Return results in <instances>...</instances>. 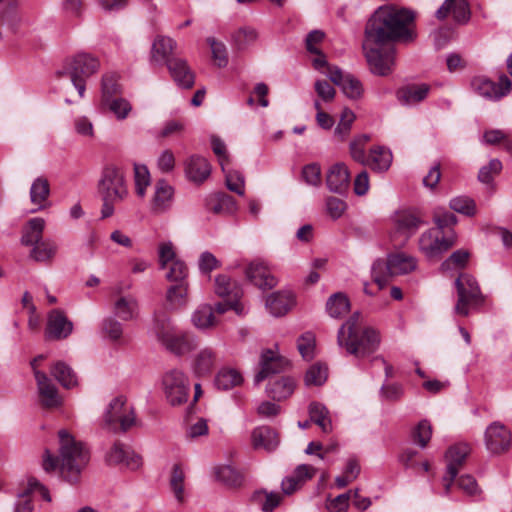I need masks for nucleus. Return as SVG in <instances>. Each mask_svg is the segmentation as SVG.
Listing matches in <instances>:
<instances>
[{
	"mask_svg": "<svg viewBox=\"0 0 512 512\" xmlns=\"http://www.w3.org/2000/svg\"><path fill=\"white\" fill-rule=\"evenodd\" d=\"M415 13L395 5H384L375 10L367 21L364 39L374 43H409L414 40Z\"/></svg>",
	"mask_w": 512,
	"mask_h": 512,
	"instance_id": "obj_1",
	"label": "nucleus"
},
{
	"mask_svg": "<svg viewBox=\"0 0 512 512\" xmlns=\"http://www.w3.org/2000/svg\"><path fill=\"white\" fill-rule=\"evenodd\" d=\"M58 436L59 457L54 456L49 450H45L43 469L46 472H51L59 467L61 475L66 481L76 483L89 461V453L84 445L75 440L67 430H60Z\"/></svg>",
	"mask_w": 512,
	"mask_h": 512,
	"instance_id": "obj_2",
	"label": "nucleus"
},
{
	"mask_svg": "<svg viewBox=\"0 0 512 512\" xmlns=\"http://www.w3.org/2000/svg\"><path fill=\"white\" fill-rule=\"evenodd\" d=\"M360 314L355 312L342 324L337 334V343L346 349L348 354L364 358L375 352L380 344V336L373 328L358 331L357 325Z\"/></svg>",
	"mask_w": 512,
	"mask_h": 512,
	"instance_id": "obj_3",
	"label": "nucleus"
},
{
	"mask_svg": "<svg viewBox=\"0 0 512 512\" xmlns=\"http://www.w3.org/2000/svg\"><path fill=\"white\" fill-rule=\"evenodd\" d=\"M98 192L102 199V218L114 214V205L122 202L128 195V189L122 171L115 165L106 166L98 183Z\"/></svg>",
	"mask_w": 512,
	"mask_h": 512,
	"instance_id": "obj_4",
	"label": "nucleus"
},
{
	"mask_svg": "<svg viewBox=\"0 0 512 512\" xmlns=\"http://www.w3.org/2000/svg\"><path fill=\"white\" fill-rule=\"evenodd\" d=\"M417 259L405 252L395 251L386 259H377L372 265L373 281L379 289L385 287L390 277L409 274L416 270Z\"/></svg>",
	"mask_w": 512,
	"mask_h": 512,
	"instance_id": "obj_5",
	"label": "nucleus"
},
{
	"mask_svg": "<svg viewBox=\"0 0 512 512\" xmlns=\"http://www.w3.org/2000/svg\"><path fill=\"white\" fill-rule=\"evenodd\" d=\"M386 43L363 41V51L371 72L379 76L389 75L395 65V49Z\"/></svg>",
	"mask_w": 512,
	"mask_h": 512,
	"instance_id": "obj_6",
	"label": "nucleus"
},
{
	"mask_svg": "<svg viewBox=\"0 0 512 512\" xmlns=\"http://www.w3.org/2000/svg\"><path fill=\"white\" fill-rule=\"evenodd\" d=\"M99 66L97 58L86 53H79L67 64L61 74L70 78L79 96L83 97L86 89V79L97 72Z\"/></svg>",
	"mask_w": 512,
	"mask_h": 512,
	"instance_id": "obj_7",
	"label": "nucleus"
},
{
	"mask_svg": "<svg viewBox=\"0 0 512 512\" xmlns=\"http://www.w3.org/2000/svg\"><path fill=\"white\" fill-rule=\"evenodd\" d=\"M458 301L455 312L462 316L469 314V309L480 306L484 298L476 280L468 274H461L455 281Z\"/></svg>",
	"mask_w": 512,
	"mask_h": 512,
	"instance_id": "obj_8",
	"label": "nucleus"
},
{
	"mask_svg": "<svg viewBox=\"0 0 512 512\" xmlns=\"http://www.w3.org/2000/svg\"><path fill=\"white\" fill-rule=\"evenodd\" d=\"M104 423L114 432H126L135 424L134 411L126 404L124 396H117L109 403L104 414Z\"/></svg>",
	"mask_w": 512,
	"mask_h": 512,
	"instance_id": "obj_9",
	"label": "nucleus"
},
{
	"mask_svg": "<svg viewBox=\"0 0 512 512\" xmlns=\"http://www.w3.org/2000/svg\"><path fill=\"white\" fill-rule=\"evenodd\" d=\"M162 386L166 399L171 405H181L187 401L190 382L181 370L171 369L167 371L163 375Z\"/></svg>",
	"mask_w": 512,
	"mask_h": 512,
	"instance_id": "obj_10",
	"label": "nucleus"
},
{
	"mask_svg": "<svg viewBox=\"0 0 512 512\" xmlns=\"http://www.w3.org/2000/svg\"><path fill=\"white\" fill-rule=\"evenodd\" d=\"M470 86L479 96L487 100L497 101L510 93L512 83L506 75H501L498 83L484 76H476L472 78Z\"/></svg>",
	"mask_w": 512,
	"mask_h": 512,
	"instance_id": "obj_11",
	"label": "nucleus"
},
{
	"mask_svg": "<svg viewBox=\"0 0 512 512\" xmlns=\"http://www.w3.org/2000/svg\"><path fill=\"white\" fill-rule=\"evenodd\" d=\"M455 243L454 236H443L437 229H429L419 238V249L427 257H436L447 251Z\"/></svg>",
	"mask_w": 512,
	"mask_h": 512,
	"instance_id": "obj_12",
	"label": "nucleus"
},
{
	"mask_svg": "<svg viewBox=\"0 0 512 512\" xmlns=\"http://www.w3.org/2000/svg\"><path fill=\"white\" fill-rule=\"evenodd\" d=\"M485 445L492 454H501L511 445V432L501 422H492L485 431Z\"/></svg>",
	"mask_w": 512,
	"mask_h": 512,
	"instance_id": "obj_13",
	"label": "nucleus"
},
{
	"mask_svg": "<svg viewBox=\"0 0 512 512\" xmlns=\"http://www.w3.org/2000/svg\"><path fill=\"white\" fill-rule=\"evenodd\" d=\"M469 453L470 447L466 443L455 444L447 450L445 454L447 471L446 475L443 477L446 493L450 491V487L458 474L459 468L463 465Z\"/></svg>",
	"mask_w": 512,
	"mask_h": 512,
	"instance_id": "obj_14",
	"label": "nucleus"
},
{
	"mask_svg": "<svg viewBox=\"0 0 512 512\" xmlns=\"http://www.w3.org/2000/svg\"><path fill=\"white\" fill-rule=\"evenodd\" d=\"M114 296V315L123 321L136 320L140 312L138 299L132 294H122L120 288L115 289Z\"/></svg>",
	"mask_w": 512,
	"mask_h": 512,
	"instance_id": "obj_15",
	"label": "nucleus"
},
{
	"mask_svg": "<svg viewBox=\"0 0 512 512\" xmlns=\"http://www.w3.org/2000/svg\"><path fill=\"white\" fill-rule=\"evenodd\" d=\"M245 275L252 284L262 290L272 289L278 283L277 278L261 260H254L249 263L245 269Z\"/></svg>",
	"mask_w": 512,
	"mask_h": 512,
	"instance_id": "obj_16",
	"label": "nucleus"
},
{
	"mask_svg": "<svg viewBox=\"0 0 512 512\" xmlns=\"http://www.w3.org/2000/svg\"><path fill=\"white\" fill-rule=\"evenodd\" d=\"M290 365V362L278 355L271 349H266L261 353L260 371L255 376V383L259 384L271 374L280 373L285 371Z\"/></svg>",
	"mask_w": 512,
	"mask_h": 512,
	"instance_id": "obj_17",
	"label": "nucleus"
},
{
	"mask_svg": "<svg viewBox=\"0 0 512 512\" xmlns=\"http://www.w3.org/2000/svg\"><path fill=\"white\" fill-rule=\"evenodd\" d=\"M109 465H124L135 470L141 465V458L129 446L115 442L105 456Z\"/></svg>",
	"mask_w": 512,
	"mask_h": 512,
	"instance_id": "obj_18",
	"label": "nucleus"
},
{
	"mask_svg": "<svg viewBox=\"0 0 512 512\" xmlns=\"http://www.w3.org/2000/svg\"><path fill=\"white\" fill-rule=\"evenodd\" d=\"M166 66L171 77L179 87L189 89L193 86L195 75L185 59L177 56L172 57L167 59Z\"/></svg>",
	"mask_w": 512,
	"mask_h": 512,
	"instance_id": "obj_19",
	"label": "nucleus"
},
{
	"mask_svg": "<svg viewBox=\"0 0 512 512\" xmlns=\"http://www.w3.org/2000/svg\"><path fill=\"white\" fill-rule=\"evenodd\" d=\"M35 380L41 404L46 408L58 407L61 404V398L48 376L44 372L35 370Z\"/></svg>",
	"mask_w": 512,
	"mask_h": 512,
	"instance_id": "obj_20",
	"label": "nucleus"
},
{
	"mask_svg": "<svg viewBox=\"0 0 512 512\" xmlns=\"http://www.w3.org/2000/svg\"><path fill=\"white\" fill-rule=\"evenodd\" d=\"M73 330V324L60 310H52L48 315L46 335L49 339L60 340L67 338Z\"/></svg>",
	"mask_w": 512,
	"mask_h": 512,
	"instance_id": "obj_21",
	"label": "nucleus"
},
{
	"mask_svg": "<svg viewBox=\"0 0 512 512\" xmlns=\"http://www.w3.org/2000/svg\"><path fill=\"white\" fill-rule=\"evenodd\" d=\"M39 492L44 500L51 501L48 489L42 485L36 478L31 477L28 480L27 487L18 494V501L15 504V512H33L34 506L30 494Z\"/></svg>",
	"mask_w": 512,
	"mask_h": 512,
	"instance_id": "obj_22",
	"label": "nucleus"
},
{
	"mask_svg": "<svg viewBox=\"0 0 512 512\" xmlns=\"http://www.w3.org/2000/svg\"><path fill=\"white\" fill-rule=\"evenodd\" d=\"M452 15L457 23H467L470 19V8L467 0H445L436 11V17L440 20Z\"/></svg>",
	"mask_w": 512,
	"mask_h": 512,
	"instance_id": "obj_23",
	"label": "nucleus"
},
{
	"mask_svg": "<svg viewBox=\"0 0 512 512\" xmlns=\"http://www.w3.org/2000/svg\"><path fill=\"white\" fill-rule=\"evenodd\" d=\"M350 184V173L344 163H336L326 174V185L333 193H344Z\"/></svg>",
	"mask_w": 512,
	"mask_h": 512,
	"instance_id": "obj_24",
	"label": "nucleus"
},
{
	"mask_svg": "<svg viewBox=\"0 0 512 512\" xmlns=\"http://www.w3.org/2000/svg\"><path fill=\"white\" fill-rule=\"evenodd\" d=\"M425 222L415 212L402 211L396 214L395 217V229L396 234L403 235L405 237L403 244L416 233L421 225Z\"/></svg>",
	"mask_w": 512,
	"mask_h": 512,
	"instance_id": "obj_25",
	"label": "nucleus"
},
{
	"mask_svg": "<svg viewBox=\"0 0 512 512\" xmlns=\"http://www.w3.org/2000/svg\"><path fill=\"white\" fill-rule=\"evenodd\" d=\"M295 305V296L291 291H277L266 299V308L276 317L285 315Z\"/></svg>",
	"mask_w": 512,
	"mask_h": 512,
	"instance_id": "obj_26",
	"label": "nucleus"
},
{
	"mask_svg": "<svg viewBox=\"0 0 512 512\" xmlns=\"http://www.w3.org/2000/svg\"><path fill=\"white\" fill-rule=\"evenodd\" d=\"M162 345L171 353L181 356L197 347L195 339L187 332L179 329L172 337H169Z\"/></svg>",
	"mask_w": 512,
	"mask_h": 512,
	"instance_id": "obj_27",
	"label": "nucleus"
},
{
	"mask_svg": "<svg viewBox=\"0 0 512 512\" xmlns=\"http://www.w3.org/2000/svg\"><path fill=\"white\" fill-rule=\"evenodd\" d=\"M185 173L190 181L202 183L210 176L211 166L204 157L193 155L185 162Z\"/></svg>",
	"mask_w": 512,
	"mask_h": 512,
	"instance_id": "obj_28",
	"label": "nucleus"
},
{
	"mask_svg": "<svg viewBox=\"0 0 512 512\" xmlns=\"http://www.w3.org/2000/svg\"><path fill=\"white\" fill-rule=\"evenodd\" d=\"M218 361L216 351L211 347H205L195 354L192 361V369L198 376L209 375Z\"/></svg>",
	"mask_w": 512,
	"mask_h": 512,
	"instance_id": "obj_29",
	"label": "nucleus"
},
{
	"mask_svg": "<svg viewBox=\"0 0 512 512\" xmlns=\"http://www.w3.org/2000/svg\"><path fill=\"white\" fill-rule=\"evenodd\" d=\"M295 389V381L289 376L270 380L266 388L267 395L273 400L282 401L290 397Z\"/></svg>",
	"mask_w": 512,
	"mask_h": 512,
	"instance_id": "obj_30",
	"label": "nucleus"
},
{
	"mask_svg": "<svg viewBox=\"0 0 512 512\" xmlns=\"http://www.w3.org/2000/svg\"><path fill=\"white\" fill-rule=\"evenodd\" d=\"M174 190L165 180H159L155 186L152 209L156 213L167 211L172 204Z\"/></svg>",
	"mask_w": 512,
	"mask_h": 512,
	"instance_id": "obj_31",
	"label": "nucleus"
},
{
	"mask_svg": "<svg viewBox=\"0 0 512 512\" xmlns=\"http://www.w3.org/2000/svg\"><path fill=\"white\" fill-rule=\"evenodd\" d=\"M252 443L254 448H263L267 451H273L279 444L278 434L269 426L257 427L253 430Z\"/></svg>",
	"mask_w": 512,
	"mask_h": 512,
	"instance_id": "obj_32",
	"label": "nucleus"
},
{
	"mask_svg": "<svg viewBox=\"0 0 512 512\" xmlns=\"http://www.w3.org/2000/svg\"><path fill=\"white\" fill-rule=\"evenodd\" d=\"M176 46V41L170 37H156L152 44L151 59L156 62L164 61L165 64H167V59L174 57L172 53L174 52Z\"/></svg>",
	"mask_w": 512,
	"mask_h": 512,
	"instance_id": "obj_33",
	"label": "nucleus"
},
{
	"mask_svg": "<svg viewBox=\"0 0 512 512\" xmlns=\"http://www.w3.org/2000/svg\"><path fill=\"white\" fill-rule=\"evenodd\" d=\"M430 91L428 84H414L406 86L397 92L398 100L406 105L423 101Z\"/></svg>",
	"mask_w": 512,
	"mask_h": 512,
	"instance_id": "obj_34",
	"label": "nucleus"
},
{
	"mask_svg": "<svg viewBox=\"0 0 512 512\" xmlns=\"http://www.w3.org/2000/svg\"><path fill=\"white\" fill-rule=\"evenodd\" d=\"M178 330L165 313L155 315L152 333L161 344Z\"/></svg>",
	"mask_w": 512,
	"mask_h": 512,
	"instance_id": "obj_35",
	"label": "nucleus"
},
{
	"mask_svg": "<svg viewBox=\"0 0 512 512\" xmlns=\"http://www.w3.org/2000/svg\"><path fill=\"white\" fill-rule=\"evenodd\" d=\"M45 227V220L41 217H35L28 221L23 229L21 242L23 245H34L42 241V234Z\"/></svg>",
	"mask_w": 512,
	"mask_h": 512,
	"instance_id": "obj_36",
	"label": "nucleus"
},
{
	"mask_svg": "<svg viewBox=\"0 0 512 512\" xmlns=\"http://www.w3.org/2000/svg\"><path fill=\"white\" fill-rule=\"evenodd\" d=\"M349 310L350 301L342 292L334 293L326 302V311L332 318H342L349 312Z\"/></svg>",
	"mask_w": 512,
	"mask_h": 512,
	"instance_id": "obj_37",
	"label": "nucleus"
},
{
	"mask_svg": "<svg viewBox=\"0 0 512 512\" xmlns=\"http://www.w3.org/2000/svg\"><path fill=\"white\" fill-rule=\"evenodd\" d=\"M50 195V184L44 177L36 178L30 188V200L38 206V210L45 207V202Z\"/></svg>",
	"mask_w": 512,
	"mask_h": 512,
	"instance_id": "obj_38",
	"label": "nucleus"
},
{
	"mask_svg": "<svg viewBox=\"0 0 512 512\" xmlns=\"http://www.w3.org/2000/svg\"><path fill=\"white\" fill-rule=\"evenodd\" d=\"M242 381L243 377L237 370L223 368L216 374L214 383L217 389L226 391L240 385Z\"/></svg>",
	"mask_w": 512,
	"mask_h": 512,
	"instance_id": "obj_39",
	"label": "nucleus"
},
{
	"mask_svg": "<svg viewBox=\"0 0 512 512\" xmlns=\"http://www.w3.org/2000/svg\"><path fill=\"white\" fill-rule=\"evenodd\" d=\"M51 374L64 388L69 389L77 385L75 372L65 362H56L51 368Z\"/></svg>",
	"mask_w": 512,
	"mask_h": 512,
	"instance_id": "obj_40",
	"label": "nucleus"
},
{
	"mask_svg": "<svg viewBox=\"0 0 512 512\" xmlns=\"http://www.w3.org/2000/svg\"><path fill=\"white\" fill-rule=\"evenodd\" d=\"M392 162L391 152L383 147H376L371 149L370 155L366 161V165L370 166L376 171L387 170Z\"/></svg>",
	"mask_w": 512,
	"mask_h": 512,
	"instance_id": "obj_41",
	"label": "nucleus"
},
{
	"mask_svg": "<svg viewBox=\"0 0 512 512\" xmlns=\"http://www.w3.org/2000/svg\"><path fill=\"white\" fill-rule=\"evenodd\" d=\"M215 475L217 480L230 488L241 487L244 483L243 475L229 465L216 468Z\"/></svg>",
	"mask_w": 512,
	"mask_h": 512,
	"instance_id": "obj_42",
	"label": "nucleus"
},
{
	"mask_svg": "<svg viewBox=\"0 0 512 512\" xmlns=\"http://www.w3.org/2000/svg\"><path fill=\"white\" fill-rule=\"evenodd\" d=\"M257 38L258 33L254 28L242 27L232 34V46L238 51H243L252 45L257 40Z\"/></svg>",
	"mask_w": 512,
	"mask_h": 512,
	"instance_id": "obj_43",
	"label": "nucleus"
},
{
	"mask_svg": "<svg viewBox=\"0 0 512 512\" xmlns=\"http://www.w3.org/2000/svg\"><path fill=\"white\" fill-rule=\"evenodd\" d=\"M210 209L216 214H230L236 210L234 198L226 193H217L210 197Z\"/></svg>",
	"mask_w": 512,
	"mask_h": 512,
	"instance_id": "obj_44",
	"label": "nucleus"
},
{
	"mask_svg": "<svg viewBox=\"0 0 512 512\" xmlns=\"http://www.w3.org/2000/svg\"><path fill=\"white\" fill-rule=\"evenodd\" d=\"M327 408L318 402H312L309 405V416L310 421L317 424L324 433H328L331 431V421L328 417Z\"/></svg>",
	"mask_w": 512,
	"mask_h": 512,
	"instance_id": "obj_45",
	"label": "nucleus"
},
{
	"mask_svg": "<svg viewBox=\"0 0 512 512\" xmlns=\"http://www.w3.org/2000/svg\"><path fill=\"white\" fill-rule=\"evenodd\" d=\"M57 252V245L51 240H42L34 244L31 257L38 262L50 261Z\"/></svg>",
	"mask_w": 512,
	"mask_h": 512,
	"instance_id": "obj_46",
	"label": "nucleus"
},
{
	"mask_svg": "<svg viewBox=\"0 0 512 512\" xmlns=\"http://www.w3.org/2000/svg\"><path fill=\"white\" fill-rule=\"evenodd\" d=\"M214 291L219 297L233 298L239 297V288L236 282L232 281L228 275L220 274L215 278Z\"/></svg>",
	"mask_w": 512,
	"mask_h": 512,
	"instance_id": "obj_47",
	"label": "nucleus"
},
{
	"mask_svg": "<svg viewBox=\"0 0 512 512\" xmlns=\"http://www.w3.org/2000/svg\"><path fill=\"white\" fill-rule=\"evenodd\" d=\"M252 499L255 503L260 505L263 512H272L281 502L282 497L279 493L256 491Z\"/></svg>",
	"mask_w": 512,
	"mask_h": 512,
	"instance_id": "obj_48",
	"label": "nucleus"
},
{
	"mask_svg": "<svg viewBox=\"0 0 512 512\" xmlns=\"http://www.w3.org/2000/svg\"><path fill=\"white\" fill-rule=\"evenodd\" d=\"M192 322L199 329L212 327L215 323L212 307L208 304L199 306L192 315Z\"/></svg>",
	"mask_w": 512,
	"mask_h": 512,
	"instance_id": "obj_49",
	"label": "nucleus"
},
{
	"mask_svg": "<svg viewBox=\"0 0 512 512\" xmlns=\"http://www.w3.org/2000/svg\"><path fill=\"white\" fill-rule=\"evenodd\" d=\"M102 104L107 107L118 120H124L132 110L131 104L124 98L114 97L103 101Z\"/></svg>",
	"mask_w": 512,
	"mask_h": 512,
	"instance_id": "obj_50",
	"label": "nucleus"
},
{
	"mask_svg": "<svg viewBox=\"0 0 512 512\" xmlns=\"http://www.w3.org/2000/svg\"><path fill=\"white\" fill-rule=\"evenodd\" d=\"M134 181L137 195L143 197L150 185V173L145 165L134 164Z\"/></svg>",
	"mask_w": 512,
	"mask_h": 512,
	"instance_id": "obj_51",
	"label": "nucleus"
},
{
	"mask_svg": "<svg viewBox=\"0 0 512 512\" xmlns=\"http://www.w3.org/2000/svg\"><path fill=\"white\" fill-rule=\"evenodd\" d=\"M369 140H370L369 135L362 134V135L355 137L350 143L351 157L355 161H357L363 165H366V161L368 159V157L365 154V145L367 144V142Z\"/></svg>",
	"mask_w": 512,
	"mask_h": 512,
	"instance_id": "obj_52",
	"label": "nucleus"
},
{
	"mask_svg": "<svg viewBox=\"0 0 512 512\" xmlns=\"http://www.w3.org/2000/svg\"><path fill=\"white\" fill-rule=\"evenodd\" d=\"M184 480L185 474L182 468L178 464L174 465L170 479V486L175 495V498L180 503L184 501Z\"/></svg>",
	"mask_w": 512,
	"mask_h": 512,
	"instance_id": "obj_53",
	"label": "nucleus"
},
{
	"mask_svg": "<svg viewBox=\"0 0 512 512\" xmlns=\"http://www.w3.org/2000/svg\"><path fill=\"white\" fill-rule=\"evenodd\" d=\"M328 369L320 363L312 365L305 374V384L307 386H320L327 379Z\"/></svg>",
	"mask_w": 512,
	"mask_h": 512,
	"instance_id": "obj_54",
	"label": "nucleus"
},
{
	"mask_svg": "<svg viewBox=\"0 0 512 512\" xmlns=\"http://www.w3.org/2000/svg\"><path fill=\"white\" fill-rule=\"evenodd\" d=\"M450 208L455 212L466 216H473L476 213L475 202L467 196H458L450 200Z\"/></svg>",
	"mask_w": 512,
	"mask_h": 512,
	"instance_id": "obj_55",
	"label": "nucleus"
},
{
	"mask_svg": "<svg viewBox=\"0 0 512 512\" xmlns=\"http://www.w3.org/2000/svg\"><path fill=\"white\" fill-rule=\"evenodd\" d=\"M354 120L355 114L353 111L348 108L343 109L340 121L334 131L340 140H344L348 136Z\"/></svg>",
	"mask_w": 512,
	"mask_h": 512,
	"instance_id": "obj_56",
	"label": "nucleus"
},
{
	"mask_svg": "<svg viewBox=\"0 0 512 512\" xmlns=\"http://www.w3.org/2000/svg\"><path fill=\"white\" fill-rule=\"evenodd\" d=\"M187 291V282H176L175 285H172L167 290L166 299L172 306L182 305L187 295Z\"/></svg>",
	"mask_w": 512,
	"mask_h": 512,
	"instance_id": "obj_57",
	"label": "nucleus"
},
{
	"mask_svg": "<svg viewBox=\"0 0 512 512\" xmlns=\"http://www.w3.org/2000/svg\"><path fill=\"white\" fill-rule=\"evenodd\" d=\"M413 440L421 448H425L432 436V426L428 420H422L418 423L413 433Z\"/></svg>",
	"mask_w": 512,
	"mask_h": 512,
	"instance_id": "obj_58",
	"label": "nucleus"
},
{
	"mask_svg": "<svg viewBox=\"0 0 512 512\" xmlns=\"http://www.w3.org/2000/svg\"><path fill=\"white\" fill-rule=\"evenodd\" d=\"M166 279L171 282H186L188 270L186 264L180 259L172 261L166 268Z\"/></svg>",
	"mask_w": 512,
	"mask_h": 512,
	"instance_id": "obj_59",
	"label": "nucleus"
},
{
	"mask_svg": "<svg viewBox=\"0 0 512 512\" xmlns=\"http://www.w3.org/2000/svg\"><path fill=\"white\" fill-rule=\"evenodd\" d=\"M207 43L210 45L212 58L219 67H225L228 64V55L226 46L224 43L217 41L213 37L207 39Z\"/></svg>",
	"mask_w": 512,
	"mask_h": 512,
	"instance_id": "obj_60",
	"label": "nucleus"
},
{
	"mask_svg": "<svg viewBox=\"0 0 512 512\" xmlns=\"http://www.w3.org/2000/svg\"><path fill=\"white\" fill-rule=\"evenodd\" d=\"M340 88L342 89L343 93L351 99H358L363 93L361 82L350 74L346 75V78L344 79Z\"/></svg>",
	"mask_w": 512,
	"mask_h": 512,
	"instance_id": "obj_61",
	"label": "nucleus"
},
{
	"mask_svg": "<svg viewBox=\"0 0 512 512\" xmlns=\"http://www.w3.org/2000/svg\"><path fill=\"white\" fill-rule=\"evenodd\" d=\"M297 348L304 359L311 360L314 356L315 349L314 335L310 332L301 335L297 342Z\"/></svg>",
	"mask_w": 512,
	"mask_h": 512,
	"instance_id": "obj_62",
	"label": "nucleus"
},
{
	"mask_svg": "<svg viewBox=\"0 0 512 512\" xmlns=\"http://www.w3.org/2000/svg\"><path fill=\"white\" fill-rule=\"evenodd\" d=\"M314 90L318 96V99L324 103H330L334 100L336 95V90L334 87L326 80H317L314 83Z\"/></svg>",
	"mask_w": 512,
	"mask_h": 512,
	"instance_id": "obj_63",
	"label": "nucleus"
},
{
	"mask_svg": "<svg viewBox=\"0 0 512 512\" xmlns=\"http://www.w3.org/2000/svg\"><path fill=\"white\" fill-rule=\"evenodd\" d=\"M325 208L327 214L333 219H339L346 211L347 204L344 200L330 196L325 201Z\"/></svg>",
	"mask_w": 512,
	"mask_h": 512,
	"instance_id": "obj_64",
	"label": "nucleus"
}]
</instances>
